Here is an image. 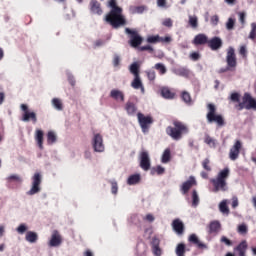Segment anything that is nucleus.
<instances>
[{
	"mask_svg": "<svg viewBox=\"0 0 256 256\" xmlns=\"http://www.w3.org/2000/svg\"><path fill=\"white\" fill-rule=\"evenodd\" d=\"M109 7H111V11L105 16V22L113 26L114 29H119V27L126 25L127 20H125V16H123V9L117 6V2L110 0Z\"/></svg>",
	"mask_w": 256,
	"mask_h": 256,
	"instance_id": "1",
	"label": "nucleus"
},
{
	"mask_svg": "<svg viewBox=\"0 0 256 256\" xmlns=\"http://www.w3.org/2000/svg\"><path fill=\"white\" fill-rule=\"evenodd\" d=\"M229 173V168H225L218 173L215 179L211 180L214 185L215 193L219 191H227V178L229 177Z\"/></svg>",
	"mask_w": 256,
	"mask_h": 256,
	"instance_id": "2",
	"label": "nucleus"
},
{
	"mask_svg": "<svg viewBox=\"0 0 256 256\" xmlns=\"http://www.w3.org/2000/svg\"><path fill=\"white\" fill-rule=\"evenodd\" d=\"M167 135L172 137V139H175V141H179L181 139V135H185V133H189V129H187V126H185L183 123L175 122L174 128L168 127L166 129Z\"/></svg>",
	"mask_w": 256,
	"mask_h": 256,
	"instance_id": "3",
	"label": "nucleus"
},
{
	"mask_svg": "<svg viewBox=\"0 0 256 256\" xmlns=\"http://www.w3.org/2000/svg\"><path fill=\"white\" fill-rule=\"evenodd\" d=\"M208 113L206 115L208 123H217L219 127H223L225 125V121L223 120V116L216 114L217 107L214 104L207 105Z\"/></svg>",
	"mask_w": 256,
	"mask_h": 256,
	"instance_id": "4",
	"label": "nucleus"
},
{
	"mask_svg": "<svg viewBox=\"0 0 256 256\" xmlns=\"http://www.w3.org/2000/svg\"><path fill=\"white\" fill-rule=\"evenodd\" d=\"M43 182V175L39 172H36L32 176L31 188L27 192V195H37V193H41V183Z\"/></svg>",
	"mask_w": 256,
	"mask_h": 256,
	"instance_id": "5",
	"label": "nucleus"
},
{
	"mask_svg": "<svg viewBox=\"0 0 256 256\" xmlns=\"http://www.w3.org/2000/svg\"><path fill=\"white\" fill-rule=\"evenodd\" d=\"M241 109H253L256 111V100L249 93H245L242 97V101L239 103Z\"/></svg>",
	"mask_w": 256,
	"mask_h": 256,
	"instance_id": "6",
	"label": "nucleus"
},
{
	"mask_svg": "<svg viewBox=\"0 0 256 256\" xmlns=\"http://www.w3.org/2000/svg\"><path fill=\"white\" fill-rule=\"evenodd\" d=\"M20 109L23 111L22 121H24V123H29V121L37 123V114L29 111V106H27V104H21Z\"/></svg>",
	"mask_w": 256,
	"mask_h": 256,
	"instance_id": "7",
	"label": "nucleus"
},
{
	"mask_svg": "<svg viewBox=\"0 0 256 256\" xmlns=\"http://www.w3.org/2000/svg\"><path fill=\"white\" fill-rule=\"evenodd\" d=\"M92 147L96 153H103L105 151V144L103 143V136L101 134H94L92 138Z\"/></svg>",
	"mask_w": 256,
	"mask_h": 256,
	"instance_id": "8",
	"label": "nucleus"
},
{
	"mask_svg": "<svg viewBox=\"0 0 256 256\" xmlns=\"http://www.w3.org/2000/svg\"><path fill=\"white\" fill-rule=\"evenodd\" d=\"M125 33H127V35H130L131 47H139V45L143 43V38L139 36V34L137 33V30H131L129 28H126Z\"/></svg>",
	"mask_w": 256,
	"mask_h": 256,
	"instance_id": "9",
	"label": "nucleus"
},
{
	"mask_svg": "<svg viewBox=\"0 0 256 256\" xmlns=\"http://www.w3.org/2000/svg\"><path fill=\"white\" fill-rule=\"evenodd\" d=\"M137 117H138V123L143 133H147V131L149 130V125L153 123V120L151 119V117L145 116L142 113H138Z\"/></svg>",
	"mask_w": 256,
	"mask_h": 256,
	"instance_id": "10",
	"label": "nucleus"
},
{
	"mask_svg": "<svg viewBox=\"0 0 256 256\" xmlns=\"http://www.w3.org/2000/svg\"><path fill=\"white\" fill-rule=\"evenodd\" d=\"M140 167L144 171H149V169H151V158L149 157V152L142 151L140 153Z\"/></svg>",
	"mask_w": 256,
	"mask_h": 256,
	"instance_id": "11",
	"label": "nucleus"
},
{
	"mask_svg": "<svg viewBox=\"0 0 256 256\" xmlns=\"http://www.w3.org/2000/svg\"><path fill=\"white\" fill-rule=\"evenodd\" d=\"M241 147H243V143H241L240 140H236L229 152V157H230L231 161H236V159L239 158V153L241 151Z\"/></svg>",
	"mask_w": 256,
	"mask_h": 256,
	"instance_id": "12",
	"label": "nucleus"
},
{
	"mask_svg": "<svg viewBox=\"0 0 256 256\" xmlns=\"http://www.w3.org/2000/svg\"><path fill=\"white\" fill-rule=\"evenodd\" d=\"M61 243H63L61 234H59V231L54 230L48 242L49 247H59Z\"/></svg>",
	"mask_w": 256,
	"mask_h": 256,
	"instance_id": "13",
	"label": "nucleus"
},
{
	"mask_svg": "<svg viewBox=\"0 0 256 256\" xmlns=\"http://www.w3.org/2000/svg\"><path fill=\"white\" fill-rule=\"evenodd\" d=\"M226 61L228 67H237V57L235 56V49L233 47L228 48Z\"/></svg>",
	"mask_w": 256,
	"mask_h": 256,
	"instance_id": "14",
	"label": "nucleus"
},
{
	"mask_svg": "<svg viewBox=\"0 0 256 256\" xmlns=\"http://www.w3.org/2000/svg\"><path fill=\"white\" fill-rule=\"evenodd\" d=\"M193 185H197V180H195V177L191 176L189 178V180H187L186 182H184L181 185V191L182 193L185 195V193L189 192V189H191V187H193Z\"/></svg>",
	"mask_w": 256,
	"mask_h": 256,
	"instance_id": "15",
	"label": "nucleus"
},
{
	"mask_svg": "<svg viewBox=\"0 0 256 256\" xmlns=\"http://www.w3.org/2000/svg\"><path fill=\"white\" fill-rule=\"evenodd\" d=\"M223 45V40L219 37H214L211 40H208V46L212 51H217V49H221Z\"/></svg>",
	"mask_w": 256,
	"mask_h": 256,
	"instance_id": "16",
	"label": "nucleus"
},
{
	"mask_svg": "<svg viewBox=\"0 0 256 256\" xmlns=\"http://www.w3.org/2000/svg\"><path fill=\"white\" fill-rule=\"evenodd\" d=\"M194 45H205L209 43V37L205 34H198L194 37L193 42Z\"/></svg>",
	"mask_w": 256,
	"mask_h": 256,
	"instance_id": "17",
	"label": "nucleus"
},
{
	"mask_svg": "<svg viewBox=\"0 0 256 256\" xmlns=\"http://www.w3.org/2000/svg\"><path fill=\"white\" fill-rule=\"evenodd\" d=\"M110 97L114 99L115 101H125V94H123V91L118 89H113L110 91Z\"/></svg>",
	"mask_w": 256,
	"mask_h": 256,
	"instance_id": "18",
	"label": "nucleus"
},
{
	"mask_svg": "<svg viewBox=\"0 0 256 256\" xmlns=\"http://www.w3.org/2000/svg\"><path fill=\"white\" fill-rule=\"evenodd\" d=\"M188 241H190V243H194V245H197L198 249H207V244L201 242L199 237H197L195 234H191Z\"/></svg>",
	"mask_w": 256,
	"mask_h": 256,
	"instance_id": "19",
	"label": "nucleus"
},
{
	"mask_svg": "<svg viewBox=\"0 0 256 256\" xmlns=\"http://www.w3.org/2000/svg\"><path fill=\"white\" fill-rule=\"evenodd\" d=\"M131 87H133V89H140L141 93H145V87H143V82L141 81L140 76H134Z\"/></svg>",
	"mask_w": 256,
	"mask_h": 256,
	"instance_id": "20",
	"label": "nucleus"
},
{
	"mask_svg": "<svg viewBox=\"0 0 256 256\" xmlns=\"http://www.w3.org/2000/svg\"><path fill=\"white\" fill-rule=\"evenodd\" d=\"M43 135V130L36 129L34 137L39 149H43Z\"/></svg>",
	"mask_w": 256,
	"mask_h": 256,
	"instance_id": "21",
	"label": "nucleus"
},
{
	"mask_svg": "<svg viewBox=\"0 0 256 256\" xmlns=\"http://www.w3.org/2000/svg\"><path fill=\"white\" fill-rule=\"evenodd\" d=\"M37 239H39V235L36 232H26L25 240L28 241V243H37Z\"/></svg>",
	"mask_w": 256,
	"mask_h": 256,
	"instance_id": "22",
	"label": "nucleus"
},
{
	"mask_svg": "<svg viewBox=\"0 0 256 256\" xmlns=\"http://www.w3.org/2000/svg\"><path fill=\"white\" fill-rule=\"evenodd\" d=\"M128 185H138V183H141V174H133L130 175L127 179Z\"/></svg>",
	"mask_w": 256,
	"mask_h": 256,
	"instance_id": "23",
	"label": "nucleus"
},
{
	"mask_svg": "<svg viewBox=\"0 0 256 256\" xmlns=\"http://www.w3.org/2000/svg\"><path fill=\"white\" fill-rule=\"evenodd\" d=\"M173 229L178 235H181L183 233L184 225L183 222L179 219H176L173 221Z\"/></svg>",
	"mask_w": 256,
	"mask_h": 256,
	"instance_id": "24",
	"label": "nucleus"
},
{
	"mask_svg": "<svg viewBox=\"0 0 256 256\" xmlns=\"http://www.w3.org/2000/svg\"><path fill=\"white\" fill-rule=\"evenodd\" d=\"M236 251L238 252L239 256H245L247 253V241H242L237 247Z\"/></svg>",
	"mask_w": 256,
	"mask_h": 256,
	"instance_id": "25",
	"label": "nucleus"
},
{
	"mask_svg": "<svg viewBox=\"0 0 256 256\" xmlns=\"http://www.w3.org/2000/svg\"><path fill=\"white\" fill-rule=\"evenodd\" d=\"M91 5V11L93 13H96V15H101V13H103V10H101V5L99 4V2L93 0L90 3Z\"/></svg>",
	"mask_w": 256,
	"mask_h": 256,
	"instance_id": "26",
	"label": "nucleus"
},
{
	"mask_svg": "<svg viewBox=\"0 0 256 256\" xmlns=\"http://www.w3.org/2000/svg\"><path fill=\"white\" fill-rule=\"evenodd\" d=\"M227 203H229L228 200H223L219 203V211L223 213V215H229V206H227Z\"/></svg>",
	"mask_w": 256,
	"mask_h": 256,
	"instance_id": "27",
	"label": "nucleus"
},
{
	"mask_svg": "<svg viewBox=\"0 0 256 256\" xmlns=\"http://www.w3.org/2000/svg\"><path fill=\"white\" fill-rule=\"evenodd\" d=\"M52 106L56 111H63V101L59 98L52 99Z\"/></svg>",
	"mask_w": 256,
	"mask_h": 256,
	"instance_id": "28",
	"label": "nucleus"
},
{
	"mask_svg": "<svg viewBox=\"0 0 256 256\" xmlns=\"http://www.w3.org/2000/svg\"><path fill=\"white\" fill-rule=\"evenodd\" d=\"M161 95L164 99H173L175 97V93L171 92L169 88H162Z\"/></svg>",
	"mask_w": 256,
	"mask_h": 256,
	"instance_id": "29",
	"label": "nucleus"
},
{
	"mask_svg": "<svg viewBox=\"0 0 256 256\" xmlns=\"http://www.w3.org/2000/svg\"><path fill=\"white\" fill-rule=\"evenodd\" d=\"M16 231L18 235H25L29 231V225L22 223L16 228Z\"/></svg>",
	"mask_w": 256,
	"mask_h": 256,
	"instance_id": "30",
	"label": "nucleus"
},
{
	"mask_svg": "<svg viewBox=\"0 0 256 256\" xmlns=\"http://www.w3.org/2000/svg\"><path fill=\"white\" fill-rule=\"evenodd\" d=\"M188 23L192 27V29H197V27H199V19L195 15L189 16Z\"/></svg>",
	"mask_w": 256,
	"mask_h": 256,
	"instance_id": "31",
	"label": "nucleus"
},
{
	"mask_svg": "<svg viewBox=\"0 0 256 256\" xmlns=\"http://www.w3.org/2000/svg\"><path fill=\"white\" fill-rule=\"evenodd\" d=\"M169 161H171V150H169V148H167L162 154L161 162L169 163Z\"/></svg>",
	"mask_w": 256,
	"mask_h": 256,
	"instance_id": "32",
	"label": "nucleus"
},
{
	"mask_svg": "<svg viewBox=\"0 0 256 256\" xmlns=\"http://www.w3.org/2000/svg\"><path fill=\"white\" fill-rule=\"evenodd\" d=\"M221 230V223L218 221L211 222L210 224V233H218Z\"/></svg>",
	"mask_w": 256,
	"mask_h": 256,
	"instance_id": "33",
	"label": "nucleus"
},
{
	"mask_svg": "<svg viewBox=\"0 0 256 256\" xmlns=\"http://www.w3.org/2000/svg\"><path fill=\"white\" fill-rule=\"evenodd\" d=\"M126 111L128 115H135L137 113V107H135V104L128 102L126 104Z\"/></svg>",
	"mask_w": 256,
	"mask_h": 256,
	"instance_id": "34",
	"label": "nucleus"
},
{
	"mask_svg": "<svg viewBox=\"0 0 256 256\" xmlns=\"http://www.w3.org/2000/svg\"><path fill=\"white\" fill-rule=\"evenodd\" d=\"M47 141L49 145H53L57 141V134L54 131H49L47 134Z\"/></svg>",
	"mask_w": 256,
	"mask_h": 256,
	"instance_id": "35",
	"label": "nucleus"
},
{
	"mask_svg": "<svg viewBox=\"0 0 256 256\" xmlns=\"http://www.w3.org/2000/svg\"><path fill=\"white\" fill-rule=\"evenodd\" d=\"M129 11H130V13L135 15L137 13H143V11H145V7L144 6H130Z\"/></svg>",
	"mask_w": 256,
	"mask_h": 256,
	"instance_id": "36",
	"label": "nucleus"
},
{
	"mask_svg": "<svg viewBox=\"0 0 256 256\" xmlns=\"http://www.w3.org/2000/svg\"><path fill=\"white\" fill-rule=\"evenodd\" d=\"M182 100L187 105H191L193 103V100L191 99V94H189V92H182Z\"/></svg>",
	"mask_w": 256,
	"mask_h": 256,
	"instance_id": "37",
	"label": "nucleus"
},
{
	"mask_svg": "<svg viewBox=\"0 0 256 256\" xmlns=\"http://www.w3.org/2000/svg\"><path fill=\"white\" fill-rule=\"evenodd\" d=\"M8 181H14L15 183H23V178L17 174L8 176Z\"/></svg>",
	"mask_w": 256,
	"mask_h": 256,
	"instance_id": "38",
	"label": "nucleus"
},
{
	"mask_svg": "<svg viewBox=\"0 0 256 256\" xmlns=\"http://www.w3.org/2000/svg\"><path fill=\"white\" fill-rule=\"evenodd\" d=\"M148 43H161V36L159 35H151L147 37Z\"/></svg>",
	"mask_w": 256,
	"mask_h": 256,
	"instance_id": "39",
	"label": "nucleus"
},
{
	"mask_svg": "<svg viewBox=\"0 0 256 256\" xmlns=\"http://www.w3.org/2000/svg\"><path fill=\"white\" fill-rule=\"evenodd\" d=\"M130 73H132V75H134V77L139 76V65H137V63L131 64Z\"/></svg>",
	"mask_w": 256,
	"mask_h": 256,
	"instance_id": "40",
	"label": "nucleus"
},
{
	"mask_svg": "<svg viewBox=\"0 0 256 256\" xmlns=\"http://www.w3.org/2000/svg\"><path fill=\"white\" fill-rule=\"evenodd\" d=\"M154 68L157 71H159V73H161L162 75H165L167 73V68L165 67V65H163L161 63L155 64Z\"/></svg>",
	"mask_w": 256,
	"mask_h": 256,
	"instance_id": "41",
	"label": "nucleus"
},
{
	"mask_svg": "<svg viewBox=\"0 0 256 256\" xmlns=\"http://www.w3.org/2000/svg\"><path fill=\"white\" fill-rule=\"evenodd\" d=\"M177 256H185V244H178L176 248Z\"/></svg>",
	"mask_w": 256,
	"mask_h": 256,
	"instance_id": "42",
	"label": "nucleus"
},
{
	"mask_svg": "<svg viewBox=\"0 0 256 256\" xmlns=\"http://www.w3.org/2000/svg\"><path fill=\"white\" fill-rule=\"evenodd\" d=\"M192 205L193 207H197V205H199V194L196 190L192 193Z\"/></svg>",
	"mask_w": 256,
	"mask_h": 256,
	"instance_id": "43",
	"label": "nucleus"
},
{
	"mask_svg": "<svg viewBox=\"0 0 256 256\" xmlns=\"http://www.w3.org/2000/svg\"><path fill=\"white\" fill-rule=\"evenodd\" d=\"M233 27H235V19L229 18L226 23V29H228V31H231Z\"/></svg>",
	"mask_w": 256,
	"mask_h": 256,
	"instance_id": "44",
	"label": "nucleus"
},
{
	"mask_svg": "<svg viewBox=\"0 0 256 256\" xmlns=\"http://www.w3.org/2000/svg\"><path fill=\"white\" fill-rule=\"evenodd\" d=\"M162 25L164 27H168V28H171L173 27V20L171 18H166L162 21Z\"/></svg>",
	"mask_w": 256,
	"mask_h": 256,
	"instance_id": "45",
	"label": "nucleus"
},
{
	"mask_svg": "<svg viewBox=\"0 0 256 256\" xmlns=\"http://www.w3.org/2000/svg\"><path fill=\"white\" fill-rule=\"evenodd\" d=\"M247 226L245 224H241L238 226V233H240L241 235H245L247 234Z\"/></svg>",
	"mask_w": 256,
	"mask_h": 256,
	"instance_id": "46",
	"label": "nucleus"
},
{
	"mask_svg": "<svg viewBox=\"0 0 256 256\" xmlns=\"http://www.w3.org/2000/svg\"><path fill=\"white\" fill-rule=\"evenodd\" d=\"M204 141L209 147H215V140L213 138L206 136Z\"/></svg>",
	"mask_w": 256,
	"mask_h": 256,
	"instance_id": "47",
	"label": "nucleus"
},
{
	"mask_svg": "<svg viewBox=\"0 0 256 256\" xmlns=\"http://www.w3.org/2000/svg\"><path fill=\"white\" fill-rule=\"evenodd\" d=\"M153 253L155 256H161L163 251L158 245H153Z\"/></svg>",
	"mask_w": 256,
	"mask_h": 256,
	"instance_id": "48",
	"label": "nucleus"
},
{
	"mask_svg": "<svg viewBox=\"0 0 256 256\" xmlns=\"http://www.w3.org/2000/svg\"><path fill=\"white\" fill-rule=\"evenodd\" d=\"M190 59H192V61H199V59H201V55L197 52H192L190 54Z\"/></svg>",
	"mask_w": 256,
	"mask_h": 256,
	"instance_id": "49",
	"label": "nucleus"
},
{
	"mask_svg": "<svg viewBox=\"0 0 256 256\" xmlns=\"http://www.w3.org/2000/svg\"><path fill=\"white\" fill-rule=\"evenodd\" d=\"M120 63H121V57H119V55H115L113 58L114 67H119Z\"/></svg>",
	"mask_w": 256,
	"mask_h": 256,
	"instance_id": "50",
	"label": "nucleus"
},
{
	"mask_svg": "<svg viewBox=\"0 0 256 256\" xmlns=\"http://www.w3.org/2000/svg\"><path fill=\"white\" fill-rule=\"evenodd\" d=\"M144 221H147L148 223H153V221H155V216H153L152 214H147L144 217Z\"/></svg>",
	"mask_w": 256,
	"mask_h": 256,
	"instance_id": "51",
	"label": "nucleus"
},
{
	"mask_svg": "<svg viewBox=\"0 0 256 256\" xmlns=\"http://www.w3.org/2000/svg\"><path fill=\"white\" fill-rule=\"evenodd\" d=\"M171 41H173V39L171 38V36H166V37H160V43H171Z\"/></svg>",
	"mask_w": 256,
	"mask_h": 256,
	"instance_id": "52",
	"label": "nucleus"
},
{
	"mask_svg": "<svg viewBox=\"0 0 256 256\" xmlns=\"http://www.w3.org/2000/svg\"><path fill=\"white\" fill-rule=\"evenodd\" d=\"M147 75H148L149 81H155V77H156L155 71H148Z\"/></svg>",
	"mask_w": 256,
	"mask_h": 256,
	"instance_id": "53",
	"label": "nucleus"
},
{
	"mask_svg": "<svg viewBox=\"0 0 256 256\" xmlns=\"http://www.w3.org/2000/svg\"><path fill=\"white\" fill-rule=\"evenodd\" d=\"M220 241L221 243H225V245H227L228 247H231V240H229L227 237L222 236Z\"/></svg>",
	"mask_w": 256,
	"mask_h": 256,
	"instance_id": "54",
	"label": "nucleus"
},
{
	"mask_svg": "<svg viewBox=\"0 0 256 256\" xmlns=\"http://www.w3.org/2000/svg\"><path fill=\"white\" fill-rule=\"evenodd\" d=\"M239 53H240V55L247 57V46H240Z\"/></svg>",
	"mask_w": 256,
	"mask_h": 256,
	"instance_id": "55",
	"label": "nucleus"
},
{
	"mask_svg": "<svg viewBox=\"0 0 256 256\" xmlns=\"http://www.w3.org/2000/svg\"><path fill=\"white\" fill-rule=\"evenodd\" d=\"M218 23H219V16H217V15L212 16L211 17V24L212 25H218Z\"/></svg>",
	"mask_w": 256,
	"mask_h": 256,
	"instance_id": "56",
	"label": "nucleus"
},
{
	"mask_svg": "<svg viewBox=\"0 0 256 256\" xmlns=\"http://www.w3.org/2000/svg\"><path fill=\"white\" fill-rule=\"evenodd\" d=\"M239 206V199H237V197H233L232 198V207L233 209H235V207Z\"/></svg>",
	"mask_w": 256,
	"mask_h": 256,
	"instance_id": "57",
	"label": "nucleus"
},
{
	"mask_svg": "<svg viewBox=\"0 0 256 256\" xmlns=\"http://www.w3.org/2000/svg\"><path fill=\"white\" fill-rule=\"evenodd\" d=\"M203 168L206 169V171H211V167H209V159L204 160Z\"/></svg>",
	"mask_w": 256,
	"mask_h": 256,
	"instance_id": "58",
	"label": "nucleus"
},
{
	"mask_svg": "<svg viewBox=\"0 0 256 256\" xmlns=\"http://www.w3.org/2000/svg\"><path fill=\"white\" fill-rule=\"evenodd\" d=\"M111 191L114 195H116L117 191H118V187H117V182H112V188Z\"/></svg>",
	"mask_w": 256,
	"mask_h": 256,
	"instance_id": "59",
	"label": "nucleus"
},
{
	"mask_svg": "<svg viewBox=\"0 0 256 256\" xmlns=\"http://www.w3.org/2000/svg\"><path fill=\"white\" fill-rule=\"evenodd\" d=\"M230 99L231 101H239V93H232Z\"/></svg>",
	"mask_w": 256,
	"mask_h": 256,
	"instance_id": "60",
	"label": "nucleus"
},
{
	"mask_svg": "<svg viewBox=\"0 0 256 256\" xmlns=\"http://www.w3.org/2000/svg\"><path fill=\"white\" fill-rule=\"evenodd\" d=\"M245 17H246V14L245 12H240L239 13V20L242 24H245Z\"/></svg>",
	"mask_w": 256,
	"mask_h": 256,
	"instance_id": "61",
	"label": "nucleus"
},
{
	"mask_svg": "<svg viewBox=\"0 0 256 256\" xmlns=\"http://www.w3.org/2000/svg\"><path fill=\"white\" fill-rule=\"evenodd\" d=\"M158 7H165L167 5V0H157Z\"/></svg>",
	"mask_w": 256,
	"mask_h": 256,
	"instance_id": "62",
	"label": "nucleus"
},
{
	"mask_svg": "<svg viewBox=\"0 0 256 256\" xmlns=\"http://www.w3.org/2000/svg\"><path fill=\"white\" fill-rule=\"evenodd\" d=\"M177 75H180L181 77H187V70H180L177 72Z\"/></svg>",
	"mask_w": 256,
	"mask_h": 256,
	"instance_id": "63",
	"label": "nucleus"
},
{
	"mask_svg": "<svg viewBox=\"0 0 256 256\" xmlns=\"http://www.w3.org/2000/svg\"><path fill=\"white\" fill-rule=\"evenodd\" d=\"M69 83L73 86H75V78L71 75L68 76Z\"/></svg>",
	"mask_w": 256,
	"mask_h": 256,
	"instance_id": "64",
	"label": "nucleus"
}]
</instances>
